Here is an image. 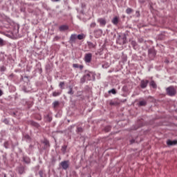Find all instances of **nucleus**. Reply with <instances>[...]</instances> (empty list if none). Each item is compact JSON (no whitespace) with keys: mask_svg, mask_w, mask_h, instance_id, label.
<instances>
[{"mask_svg":"<svg viewBox=\"0 0 177 177\" xmlns=\"http://www.w3.org/2000/svg\"><path fill=\"white\" fill-rule=\"evenodd\" d=\"M60 95H62V91H57L53 93V96L54 97H56V96H60Z\"/></svg>","mask_w":177,"mask_h":177,"instance_id":"19","label":"nucleus"},{"mask_svg":"<svg viewBox=\"0 0 177 177\" xmlns=\"http://www.w3.org/2000/svg\"><path fill=\"white\" fill-rule=\"evenodd\" d=\"M98 23H100V26L101 27H104V26H106V19H103V18H100L97 19Z\"/></svg>","mask_w":177,"mask_h":177,"instance_id":"10","label":"nucleus"},{"mask_svg":"<svg viewBox=\"0 0 177 177\" xmlns=\"http://www.w3.org/2000/svg\"><path fill=\"white\" fill-rule=\"evenodd\" d=\"M39 175L40 177H44V170H39Z\"/></svg>","mask_w":177,"mask_h":177,"instance_id":"37","label":"nucleus"},{"mask_svg":"<svg viewBox=\"0 0 177 177\" xmlns=\"http://www.w3.org/2000/svg\"><path fill=\"white\" fill-rule=\"evenodd\" d=\"M105 132H110L111 131V126H106L104 128Z\"/></svg>","mask_w":177,"mask_h":177,"instance_id":"31","label":"nucleus"},{"mask_svg":"<svg viewBox=\"0 0 177 177\" xmlns=\"http://www.w3.org/2000/svg\"><path fill=\"white\" fill-rule=\"evenodd\" d=\"M137 17H139L140 16V14L139 13V11H136Z\"/></svg>","mask_w":177,"mask_h":177,"instance_id":"46","label":"nucleus"},{"mask_svg":"<svg viewBox=\"0 0 177 177\" xmlns=\"http://www.w3.org/2000/svg\"><path fill=\"white\" fill-rule=\"evenodd\" d=\"M3 95V92L2 90L0 89V96H2Z\"/></svg>","mask_w":177,"mask_h":177,"instance_id":"47","label":"nucleus"},{"mask_svg":"<svg viewBox=\"0 0 177 177\" xmlns=\"http://www.w3.org/2000/svg\"><path fill=\"white\" fill-rule=\"evenodd\" d=\"M68 95H74V91H73V87L69 86V91H68Z\"/></svg>","mask_w":177,"mask_h":177,"instance_id":"29","label":"nucleus"},{"mask_svg":"<svg viewBox=\"0 0 177 177\" xmlns=\"http://www.w3.org/2000/svg\"><path fill=\"white\" fill-rule=\"evenodd\" d=\"M86 37L84 33H81L78 35H77V39H79L80 41L84 39V38Z\"/></svg>","mask_w":177,"mask_h":177,"instance_id":"17","label":"nucleus"},{"mask_svg":"<svg viewBox=\"0 0 177 177\" xmlns=\"http://www.w3.org/2000/svg\"><path fill=\"white\" fill-rule=\"evenodd\" d=\"M3 122H4V124H6V125H9V120L8 119H4Z\"/></svg>","mask_w":177,"mask_h":177,"instance_id":"38","label":"nucleus"},{"mask_svg":"<svg viewBox=\"0 0 177 177\" xmlns=\"http://www.w3.org/2000/svg\"><path fill=\"white\" fill-rule=\"evenodd\" d=\"M24 161L26 164H30V158H28V157H24Z\"/></svg>","mask_w":177,"mask_h":177,"instance_id":"32","label":"nucleus"},{"mask_svg":"<svg viewBox=\"0 0 177 177\" xmlns=\"http://www.w3.org/2000/svg\"><path fill=\"white\" fill-rule=\"evenodd\" d=\"M138 42H140V44H142V42H145V39L142 37L138 38Z\"/></svg>","mask_w":177,"mask_h":177,"instance_id":"39","label":"nucleus"},{"mask_svg":"<svg viewBox=\"0 0 177 177\" xmlns=\"http://www.w3.org/2000/svg\"><path fill=\"white\" fill-rule=\"evenodd\" d=\"M102 68H109L110 67V64H109V62H105L102 64Z\"/></svg>","mask_w":177,"mask_h":177,"instance_id":"25","label":"nucleus"},{"mask_svg":"<svg viewBox=\"0 0 177 177\" xmlns=\"http://www.w3.org/2000/svg\"><path fill=\"white\" fill-rule=\"evenodd\" d=\"M112 23H113V24H114V26H117L118 24V17H115L112 19Z\"/></svg>","mask_w":177,"mask_h":177,"instance_id":"20","label":"nucleus"},{"mask_svg":"<svg viewBox=\"0 0 177 177\" xmlns=\"http://www.w3.org/2000/svg\"><path fill=\"white\" fill-rule=\"evenodd\" d=\"M30 125H32V127H35V128H39L41 125L38 122H34L32 120L29 122Z\"/></svg>","mask_w":177,"mask_h":177,"instance_id":"13","label":"nucleus"},{"mask_svg":"<svg viewBox=\"0 0 177 177\" xmlns=\"http://www.w3.org/2000/svg\"><path fill=\"white\" fill-rule=\"evenodd\" d=\"M3 39L0 37V46H3Z\"/></svg>","mask_w":177,"mask_h":177,"instance_id":"41","label":"nucleus"},{"mask_svg":"<svg viewBox=\"0 0 177 177\" xmlns=\"http://www.w3.org/2000/svg\"><path fill=\"white\" fill-rule=\"evenodd\" d=\"M90 27H91V28H95L96 27V23L95 22H92L90 24Z\"/></svg>","mask_w":177,"mask_h":177,"instance_id":"34","label":"nucleus"},{"mask_svg":"<svg viewBox=\"0 0 177 177\" xmlns=\"http://www.w3.org/2000/svg\"><path fill=\"white\" fill-rule=\"evenodd\" d=\"M3 157L4 158H3L4 160H6V158H5V156H3Z\"/></svg>","mask_w":177,"mask_h":177,"instance_id":"52","label":"nucleus"},{"mask_svg":"<svg viewBox=\"0 0 177 177\" xmlns=\"http://www.w3.org/2000/svg\"><path fill=\"white\" fill-rule=\"evenodd\" d=\"M116 42L119 45H124L127 44V35H119L116 40Z\"/></svg>","mask_w":177,"mask_h":177,"instance_id":"2","label":"nucleus"},{"mask_svg":"<svg viewBox=\"0 0 177 177\" xmlns=\"http://www.w3.org/2000/svg\"><path fill=\"white\" fill-rule=\"evenodd\" d=\"M59 104H60V102H59V101H55L53 103V106L54 109H56V107H57Z\"/></svg>","mask_w":177,"mask_h":177,"instance_id":"26","label":"nucleus"},{"mask_svg":"<svg viewBox=\"0 0 177 177\" xmlns=\"http://www.w3.org/2000/svg\"><path fill=\"white\" fill-rule=\"evenodd\" d=\"M73 67L74 68H80V70H82V68H84V66L80 65L78 64H73Z\"/></svg>","mask_w":177,"mask_h":177,"instance_id":"18","label":"nucleus"},{"mask_svg":"<svg viewBox=\"0 0 177 177\" xmlns=\"http://www.w3.org/2000/svg\"><path fill=\"white\" fill-rule=\"evenodd\" d=\"M69 162H70L68 160H64V161L61 162L60 165H61L62 169L66 171L70 167Z\"/></svg>","mask_w":177,"mask_h":177,"instance_id":"5","label":"nucleus"},{"mask_svg":"<svg viewBox=\"0 0 177 177\" xmlns=\"http://www.w3.org/2000/svg\"><path fill=\"white\" fill-rule=\"evenodd\" d=\"M44 118L47 122H52L53 118H52V115H50V114L45 115Z\"/></svg>","mask_w":177,"mask_h":177,"instance_id":"14","label":"nucleus"},{"mask_svg":"<svg viewBox=\"0 0 177 177\" xmlns=\"http://www.w3.org/2000/svg\"><path fill=\"white\" fill-rule=\"evenodd\" d=\"M76 132L78 134L82 133V132H84V129L82 127H77L76 129Z\"/></svg>","mask_w":177,"mask_h":177,"instance_id":"24","label":"nucleus"},{"mask_svg":"<svg viewBox=\"0 0 177 177\" xmlns=\"http://www.w3.org/2000/svg\"><path fill=\"white\" fill-rule=\"evenodd\" d=\"M22 89H23L24 92H25V93L28 92V91H27V88L26 87H23Z\"/></svg>","mask_w":177,"mask_h":177,"instance_id":"42","label":"nucleus"},{"mask_svg":"<svg viewBox=\"0 0 177 177\" xmlns=\"http://www.w3.org/2000/svg\"><path fill=\"white\" fill-rule=\"evenodd\" d=\"M131 46H133V49L136 50V49H139V45H138V43L135 40H132L131 42Z\"/></svg>","mask_w":177,"mask_h":177,"instance_id":"12","label":"nucleus"},{"mask_svg":"<svg viewBox=\"0 0 177 177\" xmlns=\"http://www.w3.org/2000/svg\"><path fill=\"white\" fill-rule=\"evenodd\" d=\"M166 92L168 96H175L176 95V90L172 86L167 87Z\"/></svg>","mask_w":177,"mask_h":177,"instance_id":"3","label":"nucleus"},{"mask_svg":"<svg viewBox=\"0 0 177 177\" xmlns=\"http://www.w3.org/2000/svg\"><path fill=\"white\" fill-rule=\"evenodd\" d=\"M96 74L92 71H85L84 75L80 79L81 84H85L86 81H95Z\"/></svg>","mask_w":177,"mask_h":177,"instance_id":"1","label":"nucleus"},{"mask_svg":"<svg viewBox=\"0 0 177 177\" xmlns=\"http://www.w3.org/2000/svg\"><path fill=\"white\" fill-rule=\"evenodd\" d=\"M109 93H112L113 95H115L117 93V91L115 88H112L110 91H109Z\"/></svg>","mask_w":177,"mask_h":177,"instance_id":"30","label":"nucleus"},{"mask_svg":"<svg viewBox=\"0 0 177 177\" xmlns=\"http://www.w3.org/2000/svg\"><path fill=\"white\" fill-rule=\"evenodd\" d=\"M3 2V0H0V3H2Z\"/></svg>","mask_w":177,"mask_h":177,"instance_id":"50","label":"nucleus"},{"mask_svg":"<svg viewBox=\"0 0 177 177\" xmlns=\"http://www.w3.org/2000/svg\"><path fill=\"white\" fill-rule=\"evenodd\" d=\"M149 86H152L153 89H157V84H156V82H154V80H151L149 82Z\"/></svg>","mask_w":177,"mask_h":177,"instance_id":"15","label":"nucleus"},{"mask_svg":"<svg viewBox=\"0 0 177 177\" xmlns=\"http://www.w3.org/2000/svg\"><path fill=\"white\" fill-rule=\"evenodd\" d=\"M77 34H72L69 38V44H71V45H72L73 46V44H75V41H77Z\"/></svg>","mask_w":177,"mask_h":177,"instance_id":"6","label":"nucleus"},{"mask_svg":"<svg viewBox=\"0 0 177 177\" xmlns=\"http://www.w3.org/2000/svg\"><path fill=\"white\" fill-rule=\"evenodd\" d=\"M148 55L151 59H153L156 57V55H157V53L156 52V50L154 48H149L148 50Z\"/></svg>","mask_w":177,"mask_h":177,"instance_id":"7","label":"nucleus"},{"mask_svg":"<svg viewBox=\"0 0 177 177\" xmlns=\"http://www.w3.org/2000/svg\"><path fill=\"white\" fill-rule=\"evenodd\" d=\"M122 91H127V86H124L122 87Z\"/></svg>","mask_w":177,"mask_h":177,"instance_id":"44","label":"nucleus"},{"mask_svg":"<svg viewBox=\"0 0 177 177\" xmlns=\"http://www.w3.org/2000/svg\"><path fill=\"white\" fill-rule=\"evenodd\" d=\"M53 2H59V1H60V0H53Z\"/></svg>","mask_w":177,"mask_h":177,"instance_id":"48","label":"nucleus"},{"mask_svg":"<svg viewBox=\"0 0 177 177\" xmlns=\"http://www.w3.org/2000/svg\"><path fill=\"white\" fill-rule=\"evenodd\" d=\"M64 86V82H61L59 84V88H61V89H63V86Z\"/></svg>","mask_w":177,"mask_h":177,"instance_id":"36","label":"nucleus"},{"mask_svg":"<svg viewBox=\"0 0 177 177\" xmlns=\"http://www.w3.org/2000/svg\"><path fill=\"white\" fill-rule=\"evenodd\" d=\"M130 143L131 145H133V143H135V140L134 139L131 140Z\"/></svg>","mask_w":177,"mask_h":177,"instance_id":"43","label":"nucleus"},{"mask_svg":"<svg viewBox=\"0 0 177 177\" xmlns=\"http://www.w3.org/2000/svg\"><path fill=\"white\" fill-rule=\"evenodd\" d=\"M62 153H66V151H67V146L66 145H64L62 147Z\"/></svg>","mask_w":177,"mask_h":177,"instance_id":"28","label":"nucleus"},{"mask_svg":"<svg viewBox=\"0 0 177 177\" xmlns=\"http://www.w3.org/2000/svg\"><path fill=\"white\" fill-rule=\"evenodd\" d=\"M4 177H6V174H4Z\"/></svg>","mask_w":177,"mask_h":177,"instance_id":"53","label":"nucleus"},{"mask_svg":"<svg viewBox=\"0 0 177 177\" xmlns=\"http://www.w3.org/2000/svg\"><path fill=\"white\" fill-rule=\"evenodd\" d=\"M0 71L1 72L6 71V67L3 66H0Z\"/></svg>","mask_w":177,"mask_h":177,"instance_id":"35","label":"nucleus"},{"mask_svg":"<svg viewBox=\"0 0 177 177\" xmlns=\"http://www.w3.org/2000/svg\"><path fill=\"white\" fill-rule=\"evenodd\" d=\"M133 12V10L131 8H128L126 10V13H127V15H131V13H132Z\"/></svg>","mask_w":177,"mask_h":177,"instance_id":"27","label":"nucleus"},{"mask_svg":"<svg viewBox=\"0 0 177 177\" xmlns=\"http://www.w3.org/2000/svg\"><path fill=\"white\" fill-rule=\"evenodd\" d=\"M147 104V102L146 101H140L139 106H146Z\"/></svg>","mask_w":177,"mask_h":177,"instance_id":"33","label":"nucleus"},{"mask_svg":"<svg viewBox=\"0 0 177 177\" xmlns=\"http://www.w3.org/2000/svg\"><path fill=\"white\" fill-rule=\"evenodd\" d=\"M14 75H15L11 74V75H10L8 76V78H9V79L13 78Z\"/></svg>","mask_w":177,"mask_h":177,"instance_id":"45","label":"nucleus"},{"mask_svg":"<svg viewBox=\"0 0 177 177\" xmlns=\"http://www.w3.org/2000/svg\"><path fill=\"white\" fill-rule=\"evenodd\" d=\"M95 34H97V35H102L103 34V30L102 29H97L94 30Z\"/></svg>","mask_w":177,"mask_h":177,"instance_id":"21","label":"nucleus"},{"mask_svg":"<svg viewBox=\"0 0 177 177\" xmlns=\"http://www.w3.org/2000/svg\"><path fill=\"white\" fill-rule=\"evenodd\" d=\"M42 143L44 145L43 149H49V147H50V143L49 142V140H48V139H44L42 141Z\"/></svg>","mask_w":177,"mask_h":177,"instance_id":"9","label":"nucleus"},{"mask_svg":"<svg viewBox=\"0 0 177 177\" xmlns=\"http://www.w3.org/2000/svg\"><path fill=\"white\" fill-rule=\"evenodd\" d=\"M110 104H111L113 106V104H114V103L113 102H111Z\"/></svg>","mask_w":177,"mask_h":177,"instance_id":"51","label":"nucleus"},{"mask_svg":"<svg viewBox=\"0 0 177 177\" xmlns=\"http://www.w3.org/2000/svg\"><path fill=\"white\" fill-rule=\"evenodd\" d=\"M60 37L59 36H55L53 39V41H59L60 39Z\"/></svg>","mask_w":177,"mask_h":177,"instance_id":"40","label":"nucleus"},{"mask_svg":"<svg viewBox=\"0 0 177 177\" xmlns=\"http://www.w3.org/2000/svg\"><path fill=\"white\" fill-rule=\"evenodd\" d=\"M167 146H175L177 145V140H167Z\"/></svg>","mask_w":177,"mask_h":177,"instance_id":"11","label":"nucleus"},{"mask_svg":"<svg viewBox=\"0 0 177 177\" xmlns=\"http://www.w3.org/2000/svg\"><path fill=\"white\" fill-rule=\"evenodd\" d=\"M84 62L86 63H91L92 62V53H88L84 55Z\"/></svg>","mask_w":177,"mask_h":177,"instance_id":"8","label":"nucleus"},{"mask_svg":"<svg viewBox=\"0 0 177 177\" xmlns=\"http://www.w3.org/2000/svg\"><path fill=\"white\" fill-rule=\"evenodd\" d=\"M68 29V26L66 25H62L59 28V31H66V30Z\"/></svg>","mask_w":177,"mask_h":177,"instance_id":"16","label":"nucleus"},{"mask_svg":"<svg viewBox=\"0 0 177 177\" xmlns=\"http://www.w3.org/2000/svg\"><path fill=\"white\" fill-rule=\"evenodd\" d=\"M24 139H25V140H26V142H31V137L28 134H26L24 136Z\"/></svg>","mask_w":177,"mask_h":177,"instance_id":"22","label":"nucleus"},{"mask_svg":"<svg viewBox=\"0 0 177 177\" xmlns=\"http://www.w3.org/2000/svg\"><path fill=\"white\" fill-rule=\"evenodd\" d=\"M4 146H5L6 149H8V147H7V145H6V143L4 144Z\"/></svg>","mask_w":177,"mask_h":177,"instance_id":"49","label":"nucleus"},{"mask_svg":"<svg viewBox=\"0 0 177 177\" xmlns=\"http://www.w3.org/2000/svg\"><path fill=\"white\" fill-rule=\"evenodd\" d=\"M149 85V80H142L140 83V86L141 89H146L147 86Z\"/></svg>","mask_w":177,"mask_h":177,"instance_id":"4","label":"nucleus"},{"mask_svg":"<svg viewBox=\"0 0 177 177\" xmlns=\"http://www.w3.org/2000/svg\"><path fill=\"white\" fill-rule=\"evenodd\" d=\"M87 45L90 49H93V48H95V44H93V43H92L91 41H88Z\"/></svg>","mask_w":177,"mask_h":177,"instance_id":"23","label":"nucleus"}]
</instances>
